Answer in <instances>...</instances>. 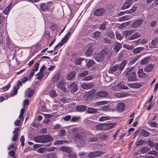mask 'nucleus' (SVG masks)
<instances>
[{"label": "nucleus", "instance_id": "obj_51", "mask_svg": "<svg viewBox=\"0 0 158 158\" xmlns=\"http://www.w3.org/2000/svg\"><path fill=\"white\" fill-rule=\"evenodd\" d=\"M43 72L40 71V72L37 74V76H38L37 78L38 80H41L43 77Z\"/></svg>", "mask_w": 158, "mask_h": 158}, {"label": "nucleus", "instance_id": "obj_39", "mask_svg": "<svg viewBox=\"0 0 158 158\" xmlns=\"http://www.w3.org/2000/svg\"><path fill=\"white\" fill-rule=\"evenodd\" d=\"M47 148H42L38 149L36 151L39 153H43L47 151Z\"/></svg>", "mask_w": 158, "mask_h": 158}, {"label": "nucleus", "instance_id": "obj_22", "mask_svg": "<svg viewBox=\"0 0 158 158\" xmlns=\"http://www.w3.org/2000/svg\"><path fill=\"white\" fill-rule=\"evenodd\" d=\"M144 50V48L143 47H138L133 49L132 52L134 54H135L139 53L140 52L143 51Z\"/></svg>", "mask_w": 158, "mask_h": 158}, {"label": "nucleus", "instance_id": "obj_46", "mask_svg": "<svg viewBox=\"0 0 158 158\" xmlns=\"http://www.w3.org/2000/svg\"><path fill=\"white\" fill-rule=\"evenodd\" d=\"M94 62L92 60H90L87 63V66L90 67L93 66L94 64Z\"/></svg>", "mask_w": 158, "mask_h": 158}, {"label": "nucleus", "instance_id": "obj_57", "mask_svg": "<svg viewBox=\"0 0 158 158\" xmlns=\"http://www.w3.org/2000/svg\"><path fill=\"white\" fill-rule=\"evenodd\" d=\"M80 119V116L79 117H73L70 120V121L72 122H75L78 120Z\"/></svg>", "mask_w": 158, "mask_h": 158}, {"label": "nucleus", "instance_id": "obj_48", "mask_svg": "<svg viewBox=\"0 0 158 158\" xmlns=\"http://www.w3.org/2000/svg\"><path fill=\"white\" fill-rule=\"evenodd\" d=\"M149 62V61L147 58H144L142 60L140 64L142 65H145L147 64Z\"/></svg>", "mask_w": 158, "mask_h": 158}, {"label": "nucleus", "instance_id": "obj_61", "mask_svg": "<svg viewBox=\"0 0 158 158\" xmlns=\"http://www.w3.org/2000/svg\"><path fill=\"white\" fill-rule=\"evenodd\" d=\"M116 37L117 39L121 40L122 38V37L121 35V34L118 32H116Z\"/></svg>", "mask_w": 158, "mask_h": 158}, {"label": "nucleus", "instance_id": "obj_2", "mask_svg": "<svg viewBox=\"0 0 158 158\" xmlns=\"http://www.w3.org/2000/svg\"><path fill=\"white\" fill-rule=\"evenodd\" d=\"M110 54V52L109 50L107 48H105L104 50H102L100 53H98L96 54L95 56V59L97 61H100L102 59L103 57L106 55H109Z\"/></svg>", "mask_w": 158, "mask_h": 158}, {"label": "nucleus", "instance_id": "obj_10", "mask_svg": "<svg viewBox=\"0 0 158 158\" xmlns=\"http://www.w3.org/2000/svg\"><path fill=\"white\" fill-rule=\"evenodd\" d=\"M77 85L76 83H73L70 85H68V87L71 90L73 93H74L77 91Z\"/></svg>", "mask_w": 158, "mask_h": 158}, {"label": "nucleus", "instance_id": "obj_19", "mask_svg": "<svg viewBox=\"0 0 158 158\" xmlns=\"http://www.w3.org/2000/svg\"><path fill=\"white\" fill-rule=\"evenodd\" d=\"M60 149L63 152L69 153L72 152V148L68 146H63L60 148Z\"/></svg>", "mask_w": 158, "mask_h": 158}, {"label": "nucleus", "instance_id": "obj_40", "mask_svg": "<svg viewBox=\"0 0 158 158\" xmlns=\"http://www.w3.org/2000/svg\"><path fill=\"white\" fill-rule=\"evenodd\" d=\"M131 18V17L128 15H125L119 18L120 21H123L129 19Z\"/></svg>", "mask_w": 158, "mask_h": 158}, {"label": "nucleus", "instance_id": "obj_63", "mask_svg": "<svg viewBox=\"0 0 158 158\" xmlns=\"http://www.w3.org/2000/svg\"><path fill=\"white\" fill-rule=\"evenodd\" d=\"M146 76V74L143 72L138 74V77L140 78H144Z\"/></svg>", "mask_w": 158, "mask_h": 158}, {"label": "nucleus", "instance_id": "obj_8", "mask_svg": "<svg viewBox=\"0 0 158 158\" xmlns=\"http://www.w3.org/2000/svg\"><path fill=\"white\" fill-rule=\"evenodd\" d=\"M93 44H89L87 46V49L86 51L85 55L87 56H89L93 52Z\"/></svg>", "mask_w": 158, "mask_h": 158}, {"label": "nucleus", "instance_id": "obj_58", "mask_svg": "<svg viewBox=\"0 0 158 158\" xmlns=\"http://www.w3.org/2000/svg\"><path fill=\"white\" fill-rule=\"evenodd\" d=\"M149 123L150 124V126L151 127H156L157 126L156 123L154 121H151L149 122Z\"/></svg>", "mask_w": 158, "mask_h": 158}, {"label": "nucleus", "instance_id": "obj_56", "mask_svg": "<svg viewBox=\"0 0 158 158\" xmlns=\"http://www.w3.org/2000/svg\"><path fill=\"white\" fill-rule=\"evenodd\" d=\"M60 78V76L59 75H55L52 78V80L54 82H56Z\"/></svg>", "mask_w": 158, "mask_h": 158}, {"label": "nucleus", "instance_id": "obj_33", "mask_svg": "<svg viewBox=\"0 0 158 158\" xmlns=\"http://www.w3.org/2000/svg\"><path fill=\"white\" fill-rule=\"evenodd\" d=\"M12 6V3H10L8 6L3 11V13L6 14L7 15L8 12L10 11Z\"/></svg>", "mask_w": 158, "mask_h": 158}, {"label": "nucleus", "instance_id": "obj_49", "mask_svg": "<svg viewBox=\"0 0 158 158\" xmlns=\"http://www.w3.org/2000/svg\"><path fill=\"white\" fill-rule=\"evenodd\" d=\"M121 47V45L117 43L115 46L114 49L115 50L116 52H118Z\"/></svg>", "mask_w": 158, "mask_h": 158}, {"label": "nucleus", "instance_id": "obj_16", "mask_svg": "<svg viewBox=\"0 0 158 158\" xmlns=\"http://www.w3.org/2000/svg\"><path fill=\"white\" fill-rule=\"evenodd\" d=\"M132 2V0H127L124 3L122 8L123 10L128 8L131 5Z\"/></svg>", "mask_w": 158, "mask_h": 158}, {"label": "nucleus", "instance_id": "obj_32", "mask_svg": "<svg viewBox=\"0 0 158 158\" xmlns=\"http://www.w3.org/2000/svg\"><path fill=\"white\" fill-rule=\"evenodd\" d=\"M33 94V92L32 89L30 88H29L27 89L25 94L29 97H31L32 95Z\"/></svg>", "mask_w": 158, "mask_h": 158}, {"label": "nucleus", "instance_id": "obj_24", "mask_svg": "<svg viewBox=\"0 0 158 158\" xmlns=\"http://www.w3.org/2000/svg\"><path fill=\"white\" fill-rule=\"evenodd\" d=\"M117 110L118 111H123L124 109L125 106L123 103H120L117 104Z\"/></svg>", "mask_w": 158, "mask_h": 158}, {"label": "nucleus", "instance_id": "obj_45", "mask_svg": "<svg viewBox=\"0 0 158 158\" xmlns=\"http://www.w3.org/2000/svg\"><path fill=\"white\" fill-rule=\"evenodd\" d=\"M123 47L127 49L130 50L133 49L134 48V46L132 45H129L125 44H123Z\"/></svg>", "mask_w": 158, "mask_h": 158}, {"label": "nucleus", "instance_id": "obj_47", "mask_svg": "<svg viewBox=\"0 0 158 158\" xmlns=\"http://www.w3.org/2000/svg\"><path fill=\"white\" fill-rule=\"evenodd\" d=\"M25 111V109L23 108H22L21 110V112L19 116V118L21 120L23 119V114L24 113Z\"/></svg>", "mask_w": 158, "mask_h": 158}, {"label": "nucleus", "instance_id": "obj_41", "mask_svg": "<svg viewBox=\"0 0 158 158\" xmlns=\"http://www.w3.org/2000/svg\"><path fill=\"white\" fill-rule=\"evenodd\" d=\"M48 10L53 8V3L52 2H49L46 3Z\"/></svg>", "mask_w": 158, "mask_h": 158}, {"label": "nucleus", "instance_id": "obj_37", "mask_svg": "<svg viewBox=\"0 0 158 158\" xmlns=\"http://www.w3.org/2000/svg\"><path fill=\"white\" fill-rule=\"evenodd\" d=\"M137 8V6H134L132 7V8L129 10L125 11V13L127 14H130L135 11Z\"/></svg>", "mask_w": 158, "mask_h": 158}, {"label": "nucleus", "instance_id": "obj_28", "mask_svg": "<svg viewBox=\"0 0 158 158\" xmlns=\"http://www.w3.org/2000/svg\"><path fill=\"white\" fill-rule=\"evenodd\" d=\"M75 76V72L73 71V72H71L69 73L67 77V79L68 80H70L74 78Z\"/></svg>", "mask_w": 158, "mask_h": 158}, {"label": "nucleus", "instance_id": "obj_5", "mask_svg": "<svg viewBox=\"0 0 158 158\" xmlns=\"http://www.w3.org/2000/svg\"><path fill=\"white\" fill-rule=\"evenodd\" d=\"M76 140L78 143H80L82 145L84 146L85 141L83 137L82 136L77 134L76 135Z\"/></svg>", "mask_w": 158, "mask_h": 158}, {"label": "nucleus", "instance_id": "obj_27", "mask_svg": "<svg viewBox=\"0 0 158 158\" xmlns=\"http://www.w3.org/2000/svg\"><path fill=\"white\" fill-rule=\"evenodd\" d=\"M98 112V109L92 108L89 107L87 110V112L89 114L96 113Z\"/></svg>", "mask_w": 158, "mask_h": 158}, {"label": "nucleus", "instance_id": "obj_7", "mask_svg": "<svg viewBox=\"0 0 158 158\" xmlns=\"http://www.w3.org/2000/svg\"><path fill=\"white\" fill-rule=\"evenodd\" d=\"M46 91L50 94V97L52 98L55 97L57 95V94L56 91L51 87L48 88Z\"/></svg>", "mask_w": 158, "mask_h": 158}, {"label": "nucleus", "instance_id": "obj_3", "mask_svg": "<svg viewBox=\"0 0 158 158\" xmlns=\"http://www.w3.org/2000/svg\"><path fill=\"white\" fill-rule=\"evenodd\" d=\"M105 152L101 151H96L90 152L88 155V156L90 158L98 157L103 154Z\"/></svg>", "mask_w": 158, "mask_h": 158}, {"label": "nucleus", "instance_id": "obj_35", "mask_svg": "<svg viewBox=\"0 0 158 158\" xmlns=\"http://www.w3.org/2000/svg\"><path fill=\"white\" fill-rule=\"evenodd\" d=\"M40 9L44 11L48 10L46 3H41L40 4Z\"/></svg>", "mask_w": 158, "mask_h": 158}, {"label": "nucleus", "instance_id": "obj_30", "mask_svg": "<svg viewBox=\"0 0 158 158\" xmlns=\"http://www.w3.org/2000/svg\"><path fill=\"white\" fill-rule=\"evenodd\" d=\"M140 36V35L138 33H134L132 36L128 38L129 40H132L137 39Z\"/></svg>", "mask_w": 158, "mask_h": 158}, {"label": "nucleus", "instance_id": "obj_4", "mask_svg": "<svg viewBox=\"0 0 158 158\" xmlns=\"http://www.w3.org/2000/svg\"><path fill=\"white\" fill-rule=\"evenodd\" d=\"M108 93L105 91H101L95 93V95L98 98H105L108 96Z\"/></svg>", "mask_w": 158, "mask_h": 158}, {"label": "nucleus", "instance_id": "obj_53", "mask_svg": "<svg viewBox=\"0 0 158 158\" xmlns=\"http://www.w3.org/2000/svg\"><path fill=\"white\" fill-rule=\"evenodd\" d=\"M93 76L89 75L85 77L83 79V80L85 81H88L92 80L93 78Z\"/></svg>", "mask_w": 158, "mask_h": 158}, {"label": "nucleus", "instance_id": "obj_36", "mask_svg": "<svg viewBox=\"0 0 158 158\" xmlns=\"http://www.w3.org/2000/svg\"><path fill=\"white\" fill-rule=\"evenodd\" d=\"M105 125L106 126L105 129L106 130H107L112 128L114 126V124L113 123H109L105 124Z\"/></svg>", "mask_w": 158, "mask_h": 158}, {"label": "nucleus", "instance_id": "obj_18", "mask_svg": "<svg viewBox=\"0 0 158 158\" xmlns=\"http://www.w3.org/2000/svg\"><path fill=\"white\" fill-rule=\"evenodd\" d=\"M76 109L78 112H83L86 109L87 107L84 105H78L76 106Z\"/></svg>", "mask_w": 158, "mask_h": 158}, {"label": "nucleus", "instance_id": "obj_64", "mask_svg": "<svg viewBox=\"0 0 158 158\" xmlns=\"http://www.w3.org/2000/svg\"><path fill=\"white\" fill-rule=\"evenodd\" d=\"M158 42V39L157 38H155L154 40H152L151 42V44L152 45H155Z\"/></svg>", "mask_w": 158, "mask_h": 158}, {"label": "nucleus", "instance_id": "obj_50", "mask_svg": "<svg viewBox=\"0 0 158 158\" xmlns=\"http://www.w3.org/2000/svg\"><path fill=\"white\" fill-rule=\"evenodd\" d=\"M66 131L64 129H62L59 131V135L60 136H64L66 134Z\"/></svg>", "mask_w": 158, "mask_h": 158}, {"label": "nucleus", "instance_id": "obj_25", "mask_svg": "<svg viewBox=\"0 0 158 158\" xmlns=\"http://www.w3.org/2000/svg\"><path fill=\"white\" fill-rule=\"evenodd\" d=\"M140 55H137L135 56L130 61L129 63V64L130 65H132L140 58Z\"/></svg>", "mask_w": 158, "mask_h": 158}, {"label": "nucleus", "instance_id": "obj_34", "mask_svg": "<svg viewBox=\"0 0 158 158\" xmlns=\"http://www.w3.org/2000/svg\"><path fill=\"white\" fill-rule=\"evenodd\" d=\"M150 150L149 148L148 147H145L142 148L140 150H139V152H140V153H145Z\"/></svg>", "mask_w": 158, "mask_h": 158}, {"label": "nucleus", "instance_id": "obj_1", "mask_svg": "<svg viewBox=\"0 0 158 158\" xmlns=\"http://www.w3.org/2000/svg\"><path fill=\"white\" fill-rule=\"evenodd\" d=\"M127 63V61L124 60L122 62L120 65L116 64L114 66L110 68L109 70V72L112 73L116 71H117L118 73H121Z\"/></svg>", "mask_w": 158, "mask_h": 158}, {"label": "nucleus", "instance_id": "obj_55", "mask_svg": "<svg viewBox=\"0 0 158 158\" xmlns=\"http://www.w3.org/2000/svg\"><path fill=\"white\" fill-rule=\"evenodd\" d=\"M108 103V102L106 101H102L96 102L97 105H102L106 104Z\"/></svg>", "mask_w": 158, "mask_h": 158}, {"label": "nucleus", "instance_id": "obj_23", "mask_svg": "<svg viewBox=\"0 0 158 158\" xmlns=\"http://www.w3.org/2000/svg\"><path fill=\"white\" fill-rule=\"evenodd\" d=\"M153 66L152 64H149L147 65L144 69V70L145 72H149L151 71L152 70Z\"/></svg>", "mask_w": 158, "mask_h": 158}, {"label": "nucleus", "instance_id": "obj_21", "mask_svg": "<svg viewBox=\"0 0 158 158\" xmlns=\"http://www.w3.org/2000/svg\"><path fill=\"white\" fill-rule=\"evenodd\" d=\"M71 36V32H69L61 40L62 42L63 43H65L67 41L69 38Z\"/></svg>", "mask_w": 158, "mask_h": 158}, {"label": "nucleus", "instance_id": "obj_42", "mask_svg": "<svg viewBox=\"0 0 158 158\" xmlns=\"http://www.w3.org/2000/svg\"><path fill=\"white\" fill-rule=\"evenodd\" d=\"M110 117L109 116H103L99 118V120L100 121H103L107 120L110 119Z\"/></svg>", "mask_w": 158, "mask_h": 158}, {"label": "nucleus", "instance_id": "obj_14", "mask_svg": "<svg viewBox=\"0 0 158 158\" xmlns=\"http://www.w3.org/2000/svg\"><path fill=\"white\" fill-rule=\"evenodd\" d=\"M128 85L132 88H139L141 86V85L139 83H132L128 84Z\"/></svg>", "mask_w": 158, "mask_h": 158}, {"label": "nucleus", "instance_id": "obj_44", "mask_svg": "<svg viewBox=\"0 0 158 158\" xmlns=\"http://www.w3.org/2000/svg\"><path fill=\"white\" fill-rule=\"evenodd\" d=\"M88 73V71L86 70L80 73L78 75V76L80 77H84L87 75Z\"/></svg>", "mask_w": 158, "mask_h": 158}, {"label": "nucleus", "instance_id": "obj_43", "mask_svg": "<svg viewBox=\"0 0 158 158\" xmlns=\"http://www.w3.org/2000/svg\"><path fill=\"white\" fill-rule=\"evenodd\" d=\"M133 32V31L132 29H131L129 31H126L124 32V34L126 37L131 35Z\"/></svg>", "mask_w": 158, "mask_h": 158}, {"label": "nucleus", "instance_id": "obj_15", "mask_svg": "<svg viewBox=\"0 0 158 158\" xmlns=\"http://www.w3.org/2000/svg\"><path fill=\"white\" fill-rule=\"evenodd\" d=\"M104 10L103 8L99 9L95 11L94 14L96 16H101L104 13Z\"/></svg>", "mask_w": 158, "mask_h": 158}, {"label": "nucleus", "instance_id": "obj_52", "mask_svg": "<svg viewBox=\"0 0 158 158\" xmlns=\"http://www.w3.org/2000/svg\"><path fill=\"white\" fill-rule=\"evenodd\" d=\"M100 33L98 31H96L93 33V37L95 38L98 39L100 35Z\"/></svg>", "mask_w": 158, "mask_h": 158}, {"label": "nucleus", "instance_id": "obj_59", "mask_svg": "<svg viewBox=\"0 0 158 158\" xmlns=\"http://www.w3.org/2000/svg\"><path fill=\"white\" fill-rule=\"evenodd\" d=\"M39 64H40L38 63H36L34 65V68L32 69H33L35 72L37 71L38 69Z\"/></svg>", "mask_w": 158, "mask_h": 158}, {"label": "nucleus", "instance_id": "obj_60", "mask_svg": "<svg viewBox=\"0 0 158 158\" xmlns=\"http://www.w3.org/2000/svg\"><path fill=\"white\" fill-rule=\"evenodd\" d=\"M34 72L35 71H34L33 69H31V72L30 73V74L29 75H28V77L30 80L31 79L33 76L35 74V73H34Z\"/></svg>", "mask_w": 158, "mask_h": 158}, {"label": "nucleus", "instance_id": "obj_6", "mask_svg": "<svg viewBox=\"0 0 158 158\" xmlns=\"http://www.w3.org/2000/svg\"><path fill=\"white\" fill-rule=\"evenodd\" d=\"M128 80L130 81H135L137 80V76L135 72L133 71L128 77Z\"/></svg>", "mask_w": 158, "mask_h": 158}, {"label": "nucleus", "instance_id": "obj_62", "mask_svg": "<svg viewBox=\"0 0 158 158\" xmlns=\"http://www.w3.org/2000/svg\"><path fill=\"white\" fill-rule=\"evenodd\" d=\"M77 156V155L75 153H72L69 155V157L70 158H76Z\"/></svg>", "mask_w": 158, "mask_h": 158}, {"label": "nucleus", "instance_id": "obj_9", "mask_svg": "<svg viewBox=\"0 0 158 158\" xmlns=\"http://www.w3.org/2000/svg\"><path fill=\"white\" fill-rule=\"evenodd\" d=\"M143 20L142 19H139L136 20L132 23V27L135 28L138 27L143 22Z\"/></svg>", "mask_w": 158, "mask_h": 158}, {"label": "nucleus", "instance_id": "obj_38", "mask_svg": "<svg viewBox=\"0 0 158 158\" xmlns=\"http://www.w3.org/2000/svg\"><path fill=\"white\" fill-rule=\"evenodd\" d=\"M18 89L17 87L14 86L13 90L11 92L10 94L11 96H13L17 94Z\"/></svg>", "mask_w": 158, "mask_h": 158}, {"label": "nucleus", "instance_id": "obj_29", "mask_svg": "<svg viewBox=\"0 0 158 158\" xmlns=\"http://www.w3.org/2000/svg\"><path fill=\"white\" fill-rule=\"evenodd\" d=\"M117 87L118 89H128V87L125 86L123 82L119 83L117 85Z\"/></svg>", "mask_w": 158, "mask_h": 158}, {"label": "nucleus", "instance_id": "obj_11", "mask_svg": "<svg viewBox=\"0 0 158 158\" xmlns=\"http://www.w3.org/2000/svg\"><path fill=\"white\" fill-rule=\"evenodd\" d=\"M57 86L59 88L61 89L65 92L67 91V89L65 88L64 80L63 79L61 80L60 82L58 83Z\"/></svg>", "mask_w": 158, "mask_h": 158}, {"label": "nucleus", "instance_id": "obj_13", "mask_svg": "<svg viewBox=\"0 0 158 158\" xmlns=\"http://www.w3.org/2000/svg\"><path fill=\"white\" fill-rule=\"evenodd\" d=\"M53 139L50 135H43V143H45L52 141Z\"/></svg>", "mask_w": 158, "mask_h": 158}, {"label": "nucleus", "instance_id": "obj_20", "mask_svg": "<svg viewBox=\"0 0 158 158\" xmlns=\"http://www.w3.org/2000/svg\"><path fill=\"white\" fill-rule=\"evenodd\" d=\"M34 140L37 143H43V135L35 137Z\"/></svg>", "mask_w": 158, "mask_h": 158}, {"label": "nucleus", "instance_id": "obj_54", "mask_svg": "<svg viewBox=\"0 0 158 158\" xmlns=\"http://www.w3.org/2000/svg\"><path fill=\"white\" fill-rule=\"evenodd\" d=\"M82 60H83L81 58H77L75 60V63L77 65L80 64Z\"/></svg>", "mask_w": 158, "mask_h": 158}, {"label": "nucleus", "instance_id": "obj_31", "mask_svg": "<svg viewBox=\"0 0 158 158\" xmlns=\"http://www.w3.org/2000/svg\"><path fill=\"white\" fill-rule=\"evenodd\" d=\"M140 134L141 135L145 137L148 136L150 133L144 130H141L140 132Z\"/></svg>", "mask_w": 158, "mask_h": 158}, {"label": "nucleus", "instance_id": "obj_26", "mask_svg": "<svg viewBox=\"0 0 158 158\" xmlns=\"http://www.w3.org/2000/svg\"><path fill=\"white\" fill-rule=\"evenodd\" d=\"M105 124H99L97 125L95 127L96 129L99 130H105Z\"/></svg>", "mask_w": 158, "mask_h": 158}, {"label": "nucleus", "instance_id": "obj_17", "mask_svg": "<svg viewBox=\"0 0 158 158\" xmlns=\"http://www.w3.org/2000/svg\"><path fill=\"white\" fill-rule=\"evenodd\" d=\"M19 129L18 128H16L14 131L13 132V133H14V135L13 136L12 139V141H16L18 138L19 133H18V131H19Z\"/></svg>", "mask_w": 158, "mask_h": 158}, {"label": "nucleus", "instance_id": "obj_12", "mask_svg": "<svg viewBox=\"0 0 158 158\" xmlns=\"http://www.w3.org/2000/svg\"><path fill=\"white\" fill-rule=\"evenodd\" d=\"M93 85L92 83H85L81 85V86L84 89H88L91 88Z\"/></svg>", "mask_w": 158, "mask_h": 158}]
</instances>
